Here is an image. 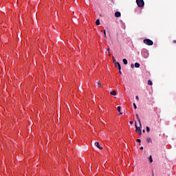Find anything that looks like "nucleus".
<instances>
[{
  "instance_id": "obj_1",
  "label": "nucleus",
  "mask_w": 176,
  "mask_h": 176,
  "mask_svg": "<svg viewBox=\"0 0 176 176\" xmlns=\"http://www.w3.org/2000/svg\"><path fill=\"white\" fill-rule=\"evenodd\" d=\"M136 3L138 8H144L145 5V2H144V0H136Z\"/></svg>"
},
{
  "instance_id": "obj_2",
  "label": "nucleus",
  "mask_w": 176,
  "mask_h": 176,
  "mask_svg": "<svg viewBox=\"0 0 176 176\" xmlns=\"http://www.w3.org/2000/svg\"><path fill=\"white\" fill-rule=\"evenodd\" d=\"M144 43L148 46H152L153 45V41L149 38L144 40Z\"/></svg>"
},
{
  "instance_id": "obj_3",
  "label": "nucleus",
  "mask_w": 176,
  "mask_h": 176,
  "mask_svg": "<svg viewBox=\"0 0 176 176\" xmlns=\"http://www.w3.org/2000/svg\"><path fill=\"white\" fill-rule=\"evenodd\" d=\"M135 131L139 133V135H142V132L141 131V128L140 126H138L137 124H135Z\"/></svg>"
},
{
  "instance_id": "obj_4",
  "label": "nucleus",
  "mask_w": 176,
  "mask_h": 176,
  "mask_svg": "<svg viewBox=\"0 0 176 176\" xmlns=\"http://www.w3.org/2000/svg\"><path fill=\"white\" fill-rule=\"evenodd\" d=\"M95 146H97L98 149L102 150V147L100 146V143H98V142H95Z\"/></svg>"
},
{
  "instance_id": "obj_5",
  "label": "nucleus",
  "mask_w": 176,
  "mask_h": 176,
  "mask_svg": "<svg viewBox=\"0 0 176 176\" xmlns=\"http://www.w3.org/2000/svg\"><path fill=\"white\" fill-rule=\"evenodd\" d=\"M115 65L118 68V69H122V66H120V63H119V62L116 63Z\"/></svg>"
},
{
  "instance_id": "obj_6",
  "label": "nucleus",
  "mask_w": 176,
  "mask_h": 176,
  "mask_svg": "<svg viewBox=\"0 0 176 176\" xmlns=\"http://www.w3.org/2000/svg\"><path fill=\"white\" fill-rule=\"evenodd\" d=\"M120 16H122V14H120V12H115V17H120Z\"/></svg>"
},
{
  "instance_id": "obj_7",
  "label": "nucleus",
  "mask_w": 176,
  "mask_h": 176,
  "mask_svg": "<svg viewBox=\"0 0 176 176\" xmlns=\"http://www.w3.org/2000/svg\"><path fill=\"white\" fill-rule=\"evenodd\" d=\"M136 118L140 123V127H142V125H141V120L140 119V117L138 116V114H136Z\"/></svg>"
},
{
  "instance_id": "obj_8",
  "label": "nucleus",
  "mask_w": 176,
  "mask_h": 176,
  "mask_svg": "<svg viewBox=\"0 0 176 176\" xmlns=\"http://www.w3.org/2000/svg\"><path fill=\"white\" fill-rule=\"evenodd\" d=\"M122 63L124 64V65H127V59L126 58L122 59Z\"/></svg>"
},
{
  "instance_id": "obj_9",
  "label": "nucleus",
  "mask_w": 176,
  "mask_h": 176,
  "mask_svg": "<svg viewBox=\"0 0 176 176\" xmlns=\"http://www.w3.org/2000/svg\"><path fill=\"white\" fill-rule=\"evenodd\" d=\"M110 94H111V96H116V91L113 90V91H111Z\"/></svg>"
},
{
  "instance_id": "obj_10",
  "label": "nucleus",
  "mask_w": 176,
  "mask_h": 176,
  "mask_svg": "<svg viewBox=\"0 0 176 176\" xmlns=\"http://www.w3.org/2000/svg\"><path fill=\"white\" fill-rule=\"evenodd\" d=\"M147 83H148V86H152V85H153V82H152V80H148Z\"/></svg>"
},
{
  "instance_id": "obj_11",
  "label": "nucleus",
  "mask_w": 176,
  "mask_h": 176,
  "mask_svg": "<svg viewBox=\"0 0 176 176\" xmlns=\"http://www.w3.org/2000/svg\"><path fill=\"white\" fill-rule=\"evenodd\" d=\"M96 85H98V87H101V86H102L101 82H100V81H97Z\"/></svg>"
},
{
  "instance_id": "obj_12",
  "label": "nucleus",
  "mask_w": 176,
  "mask_h": 176,
  "mask_svg": "<svg viewBox=\"0 0 176 176\" xmlns=\"http://www.w3.org/2000/svg\"><path fill=\"white\" fill-rule=\"evenodd\" d=\"M146 142L149 144V142H152V139L151 138H146Z\"/></svg>"
},
{
  "instance_id": "obj_13",
  "label": "nucleus",
  "mask_w": 176,
  "mask_h": 176,
  "mask_svg": "<svg viewBox=\"0 0 176 176\" xmlns=\"http://www.w3.org/2000/svg\"><path fill=\"white\" fill-rule=\"evenodd\" d=\"M148 160H149L150 163L153 162V159H152V155H150V157H148Z\"/></svg>"
},
{
  "instance_id": "obj_14",
  "label": "nucleus",
  "mask_w": 176,
  "mask_h": 176,
  "mask_svg": "<svg viewBox=\"0 0 176 176\" xmlns=\"http://www.w3.org/2000/svg\"><path fill=\"white\" fill-rule=\"evenodd\" d=\"M135 68H140V63H135Z\"/></svg>"
},
{
  "instance_id": "obj_15",
  "label": "nucleus",
  "mask_w": 176,
  "mask_h": 176,
  "mask_svg": "<svg viewBox=\"0 0 176 176\" xmlns=\"http://www.w3.org/2000/svg\"><path fill=\"white\" fill-rule=\"evenodd\" d=\"M96 25H100V19H97L96 21Z\"/></svg>"
},
{
  "instance_id": "obj_16",
  "label": "nucleus",
  "mask_w": 176,
  "mask_h": 176,
  "mask_svg": "<svg viewBox=\"0 0 176 176\" xmlns=\"http://www.w3.org/2000/svg\"><path fill=\"white\" fill-rule=\"evenodd\" d=\"M146 130L147 133H149V131H151V129L149 128V126H146Z\"/></svg>"
},
{
  "instance_id": "obj_17",
  "label": "nucleus",
  "mask_w": 176,
  "mask_h": 176,
  "mask_svg": "<svg viewBox=\"0 0 176 176\" xmlns=\"http://www.w3.org/2000/svg\"><path fill=\"white\" fill-rule=\"evenodd\" d=\"M113 63L114 64H116V63H118V62L116 61V59L115 57H113Z\"/></svg>"
},
{
  "instance_id": "obj_18",
  "label": "nucleus",
  "mask_w": 176,
  "mask_h": 176,
  "mask_svg": "<svg viewBox=\"0 0 176 176\" xmlns=\"http://www.w3.org/2000/svg\"><path fill=\"white\" fill-rule=\"evenodd\" d=\"M122 109V107L120 106H118L117 109L118 111V112H120V109Z\"/></svg>"
},
{
  "instance_id": "obj_19",
  "label": "nucleus",
  "mask_w": 176,
  "mask_h": 176,
  "mask_svg": "<svg viewBox=\"0 0 176 176\" xmlns=\"http://www.w3.org/2000/svg\"><path fill=\"white\" fill-rule=\"evenodd\" d=\"M104 38H107V32L105 30H104Z\"/></svg>"
},
{
  "instance_id": "obj_20",
  "label": "nucleus",
  "mask_w": 176,
  "mask_h": 176,
  "mask_svg": "<svg viewBox=\"0 0 176 176\" xmlns=\"http://www.w3.org/2000/svg\"><path fill=\"white\" fill-rule=\"evenodd\" d=\"M137 142H139L140 145H141V139H138L137 140Z\"/></svg>"
},
{
  "instance_id": "obj_21",
  "label": "nucleus",
  "mask_w": 176,
  "mask_h": 176,
  "mask_svg": "<svg viewBox=\"0 0 176 176\" xmlns=\"http://www.w3.org/2000/svg\"><path fill=\"white\" fill-rule=\"evenodd\" d=\"M135 99H136L138 101H140V98L138 97V96H135Z\"/></svg>"
},
{
  "instance_id": "obj_22",
  "label": "nucleus",
  "mask_w": 176,
  "mask_h": 176,
  "mask_svg": "<svg viewBox=\"0 0 176 176\" xmlns=\"http://www.w3.org/2000/svg\"><path fill=\"white\" fill-rule=\"evenodd\" d=\"M133 107H134L135 109H137V105L135 104V103H133Z\"/></svg>"
},
{
  "instance_id": "obj_23",
  "label": "nucleus",
  "mask_w": 176,
  "mask_h": 176,
  "mask_svg": "<svg viewBox=\"0 0 176 176\" xmlns=\"http://www.w3.org/2000/svg\"><path fill=\"white\" fill-rule=\"evenodd\" d=\"M131 68H134V64H133V63H132V64L131 65Z\"/></svg>"
},
{
  "instance_id": "obj_24",
  "label": "nucleus",
  "mask_w": 176,
  "mask_h": 176,
  "mask_svg": "<svg viewBox=\"0 0 176 176\" xmlns=\"http://www.w3.org/2000/svg\"><path fill=\"white\" fill-rule=\"evenodd\" d=\"M119 73L122 75V71L120 69H119Z\"/></svg>"
},
{
  "instance_id": "obj_25",
  "label": "nucleus",
  "mask_w": 176,
  "mask_h": 176,
  "mask_svg": "<svg viewBox=\"0 0 176 176\" xmlns=\"http://www.w3.org/2000/svg\"><path fill=\"white\" fill-rule=\"evenodd\" d=\"M129 123H130V124H133V121H130Z\"/></svg>"
},
{
  "instance_id": "obj_26",
  "label": "nucleus",
  "mask_w": 176,
  "mask_h": 176,
  "mask_svg": "<svg viewBox=\"0 0 176 176\" xmlns=\"http://www.w3.org/2000/svg\"><path fill=\"white\" fill-rule=\"evenodd\" d=\"M140 149L142 151L144 149V146H141Z\"/></svg>"
},
{
  "instance_id": "obj_27",
  "label": "nucleus",
  "mask_w": 176,
  "mask_h": 176,
  "mask_svg": "<svg viewBox=\"0 0 176 176\" xmlns=\"http://www.w3.org/2000/svg\"><path fill=\"white\" fill-rule=\"evenodd\" d=\"M173 43H176V40H174V41H173Z\"/></svg>"
},
{
  "instance_id": "obj_28",
  "label": "nucleus",
  "mask_w": 176,
  "mask_h": 176,
  "mask_svg": "<svg viewBox=\"0 0 176 176\" xmlns=\"http://www.w3.org/2000/svg\"><path fill=\"white\" fill-rule=\"evenodd\" d=\"M120 115H123V113L120 111Z\"/></svg>"
},
{
  "instance_id": "obj_29",
  "label": "nucleus",
  "mask_w": 176,
  "mask_h": 176,
  "mask_svg": "<svg viewBox=\"0 0 176 176\" xmlns=\"http://www.w3.org/2000/svg\"><path fill=\"white\" fill-rule=\"evenodd\" d=\"M109 56H111V52H109Z\"/></svg>"
},
{
  "instance_id": "obj_30",
  "label": "nucleus",
  "mask_w": 176,
  "mask_h": 176,
  "mask_svg": "<svg viewBox=\"0 0 176 176\" xmlns=\"http://www.w3.org/2000/svg\"><path fill=\"white\" fill-rule=\"evenodd\" d=\"M107 52H109V48H107Z\"/></svg>"
},
{
  "instance_id": "obj_31",
  "label": "nucleus",
  "mask_w": 176,
  "mask_h": 176,
  "mask_svg": "<svg viewBox=\"0 0 176 176\" xmlns=\"http://www.w3.org/2000/svg\"><path fill=\"white\" fill-rule=\"evenodd\" d=\"M143 133H145V129L143 130Z\"/></svg>"
}]
</instances>
